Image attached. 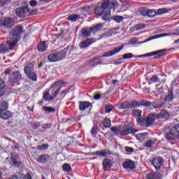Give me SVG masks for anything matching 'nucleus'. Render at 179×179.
I'll use <instances>...</instances> for the list:
<instances>
[{"label": "nucleus", "instance_id": "nucleus-42", "mask_svg": "<svg viewBox=\"0 0 179 179\" xmlns=\"http://www.w3.org/2000/svg\"><path fill=\"white\" fill-rule=\"evenodd\" d=\"M149 10V8H146V7H141L139 8V12L141 13V15H142L143 16H148V12Z\"/></svg>", "mask_w": 179, "mask_h": 179}, {"label": "nucleus", "instance_id": "nucleus-4", "mask_svg": "<svg viewBox=\"0 0 179 179\" xmlns=\"http://www.w3.org/2000/svg\"><path fill=\"white\" fill-rule=\"evenodd\" d=\"M34 64H36L34 62H29L24 68V72L29 79L33 82H37V73L34 72Z\"/></svg>", "mask_w": 179, "mask_h": 179}, {"label": "nucleus", "instance_id": "nucleus-59", "mask_svg": "<svg viewBox=\"0 0 179 179\" xmlns=\"http://www.w3.org/2000/svg\"><path fill=\"white\" fill-rule=\"evenodd\" d=\"M83 11L87 12V13L90 12V6H89L87 5L84 6V7L83 8L82 12H83Z\"/></svg>", "mask_w": 179, "mask_h": 179}, {"label": "nucleus", "instance_id": "nucleus-52", "mask_svg": "<svg viewBox=\"0 0 179 179\" xmlns=\"http://www.w3.org/2000/svg\"><path fill=\"white\" fill-rule=\"evenodd\" d=\"M136 30H142V29H145L146 27V24H137L136 26Z\"/></svg>", "mask_w": 179, "mask_h": 179}, {"label": "nucleus", "instance_id": "nucleus-26", "mask_svg": "<svg viewBox=\"0 0 179 179\" xmlns=\"http://www.w3.org/2000/svg\"><path fill=\"white\" fill-rule=\"evenodd\" d=\"M122 166L124 167V169L134 170V169H135V163L134 162V161L129 159L122 163Z\"/></svg>", "mask_w": 179, "mask_h": 179}, {"label": "nucleus", "instance_id": "nucleus-53", "mask_svg": "<svg viewBox=\"0 0 179 179\" xmlns=\"http://www.w3.org/2000/svg\"><path fill=\"white\" fill-rule=\"evenodd\" d=\"M97 129H98V126H97V124H94V126L91 130V134L92 135H94L96 134H97Z\"/></svg>", "mask_w": 179, "mask_h": 179}, {"label": "nucleus", "instance_id": "nucleus-34", "mask_svg": "<svg viewBox=\"0 0 179 179\" xmlns=\"http://www.w3.org/2000/svg\"><path fill=\"white\" fill-rule=\"evenodd\" d=\"M140 107H152V104L150 101L141 99L139 101Z\"/></svg>", "mask_w": 179, "mask_h": 179}, {"label": "nucleus", "instance_id": "nucleus-17", "mask_svg": "<svg viewBox=\"0 0 179 179\" xmlns=\"http://www.w3.org/2000/svg\"><path fill=\"white\" fill-rule=\"evenodd\" d=\"M10 159L12 162L13 166L15 167H17V166H20V164H22V161H20L19 155L17 152H11Z\"/></svg>", "mask_w": 179, "mask_h": 179}, {"label": "nucleus", "instance_id": "nucleus-58", "mask_svg": "<svg viewBox=\"0 0 179 179\" xmlns=\"http://www.w3.org/2000/svg\"><path fill=\"white\" fill-rule=\"evenodd\" d=\"M116 129H117V132H121V134H122V131H124V129H125V128H124L122 127V125L117 126Z\"/></svg>", "mask_w": 179, "mask_h": 179}, {"label": "nucleus", "instance_id": "nucleus-33", "mask_svg": "<svg viewBox=\"0 0 179 179\" xmlns=\"http://www.w3.org/2000/svg\"><path fill=\"white\" fill-rule=\"evenodd\" d=\"M133 114L135 117V118L137 119L138 123L139 124V120H143V118L141 117V115H142V110L139 109H135L133 110Z\"/></svg>", "mask_w": 179, "mask_h": 179}, {"label": "nucleus", "instance_id": "nucleus-21", "mask_svg": "<svg viewBox=\"0 0 179 179\" xmlns=\"http://www.w3.org/2000/svg\"><path fill=\"white\" fill-rule=\"evenodd\" d=\"M79 106L78 108L80 111H86V110L92 107V103L87 101H80L79 103Z\"/></svg>", "mask_w": 179, "mask_h": 179}, {"label": "nucleus", "instance_id": "nucleus-5", "mask_svg": "<svg viewBox=\"0 0 179 179\" xmlns=\"http://www.w3.org/2000/svg\"><path fill=\"white\" fill-rule=\"evenodd\" d=\"M23 33V27L17 25L13 30L10 31V41H13L15 45L20 40V34Z\"/></svg>", "mask_w": 179, "mask_h": 179}, {"label": "nucleus", "instance_id": "nucleus-57", "mask_svg": "<svg viewBox=\"0 0 179 179\" xmlns=\"http://www.w3.org/2000/svg\"><path fill=\"white\" fill-rule=\"evenodd\" d=\"M11 72H12V68H8L4 71L3 73L4 75L8 76V75H10Z\"/></svg>", "mask_w": 179, "mask_h": 179}, {"label": "nucleus", "instance_id": "nucleus-38", "mask_svg": "<svg viewBox=\"0 0 179 179\" xmlns=\"http://www.w3.org/2000/svg\"><path fill=\"white\" fill-rule=\"evenodd\" d=\"M90 45L91 44H90V42L89 41V39H87L80 43V48H87V47Z\"/></svg>", "mask_w": 179, "mask_h": 179}, {"label": "nucleus", "instance_id": "nucleus-37", "mask_svg": "<svg viewBox=\"0 0 179 179\" xmlns=\"http://www.w3.org/2000/svg\"><path fill=\"white\" fill-rule=\"evenodd\" d=\"M43 99L45 101H52L54 100V96L50 95L49 92H45L43 94Z\"/></svg>", "mask_w": 179, "mask_h": 179}, {"label": "nucleus", "instance_id": "nucleus-43", "mask_svg": "<svg viewBox=\"0 0 179 179\" xmlns=\"http://www.w3.org/2000/svg\"><path fill=\"white\" fill-rule=\"evenodd\" d=\"M112 20H115V22H117V23H121V22L124 20V17L121 15H114L112 17Z\"/></svg>", "mask_w": 179, "mask_h": 179}, {"label": "nucleus", "instance_id": "nucleus-9", "mask_svg": "<svg viewBox=\"0 0 179 179\" xmlns=\"http://www.w3.org/2000/svg\"><path fill=\"white\" fill-rule=\"evenodd\" d=\"M16 45L10 39L6 42V43L0 44V54H6L9 50H13V48Z\"/></svg>", "mask_w": 179, "mask_h": 179}, {"label": "nucleus", "instance_id": "nucleus-31", "mask_svg": "<svg viewBox=\"0 0 179 179\" xmlns=\"http://www.w3.org/2000/svg\"><path fill=\"white\" fill-rule=\"evenodd\" d=\"M38 51L39 52H45V50L48 48L47 44H45V41H41L38 44Z\"/></svg>", "mask_w": 179, "mask_h": 179}, {"label": "nucleus", "instance_id": "nucleus-20", "mask_svg": "<svg viewBox=\"0 0 179 179\" xmlns=\"http://www.w3.org/2000/svg\"><path fill=\"white\" fill-rule=\"evenodd\" d=\"M93 156H99V157H106L107 155H113V152L111 150L106 149V150H101L99 151H96L92 152Z\"/></svg>", "mask_w": 179, "mask_h": 179}, {"label": "nucleus", "instance_id": "nucleus-10", "mask_svg": "<svg viewBox=\"0 0 179 179\" xmlns=\"http://www.w3.org/2000/svg\"><path fill=\"white\" fill-rule=\"evenodd\" d=\"M122 50V48H115L113 50L106 52L102 56H96L93 59H91V62H94V61H97V59H100V58H104L106 57H111L114 55L115 54H117V52H120V50Z\"/></svg>", "mask_w": 179, "mask_h": 179}, {"label": "nucleus", "instance_id": "nucleus-60", "mask_svg": "<svg viewBox=\"0 0 179 179\" xmlns=\"http://www.w3.org/2000/svg\"><path fill=\"white\" fill-rule=\"evenodd\" d=\"M94 100H100V99H101V94H100V93H96V94L94 96Z\"/></svg>", "mask_w": 179, "mask_h": 179}, {"label": "nucleus", "instance_id": "nucleus-39", "mask_svg": "<svg viewBox=\"0 0 179 179\" xmlns=\"http://www.w3.org/2000/svg\"><path fill=\"white\" fill-rule=\"evenodd\" d=\"M163 106H164V102H163L162 101H155L152 104V107L154 108H162Z\"/></svg>", "mask_w": 179, "mask_h": 179}, {"label": "nucleus", "instance_id": "nucleus-8", "mask_svg": "<svg viewBox=\"0 0 179 179\" xmlns=\"http://www.w3.org/2000/svg\"><path fill=\"white\" fill-rule=\"evenodd\" d=\"M140 107L139 101L132 100L130 102L124 101L120 105V110H130V108L134 109Z\"/></svg>", "mask_w": 179, "mask_h": 179}, {"label": "nucleus", "instance_id": "nucleus-55", "mask_svg": "<svg viewBox=\"0 0 179 179\" xmlns=\"http://www.w3.org/2000/svg\"><path fill=\"white\" fill-rule=\"evenodd\" d=\"M68 93H69V90H64L61 92L59 96L61 97L64 98V97H65V96H66V94H68Z\"/></svg>", "mask_w": 179, "mask_h": 179}, {"label": "nucleus", "instance_id": "nucleus-3", "mask_svg": "<svg viewBox=\"0 0 179 179\" xmlns=\"http://www.w3.org/2000/svg\"><path fill=\"white\" fill-rule=\"evenodd\" d=\"M156 120H159L157 113H151L147 115L146 118H143V120L140 119L138 124L142 126L145 125L147 128H150V127L155 125Z\"/></svg>", "mask_w": 179, "mask_h": 179}, {"label": "nucleus", "instance_id": "nucleus-40", "mask_svg": "<svg viewBox=\"0 0 179 179\" xmlns=\"http://www.w3.org/2000/svg\"><path fill=\"white\" fill-rule=\"evenodd\" d=\"M102 124L105 128H110V127H111V120L110 118H105L102 122Z\"/></svg>", "mask_w": 179, "mask_h": 179}, {"label": "nucleus", "instance_id": "nucleus-22", "mask_svg": "<svg viewBox=\"0 0 179 179\" xmlns=\"http://www.w3.org/2000/svg\"><path fill=\"white\" fill-rule=\"evenodd\" d=\"M138 131V129L134 128L132 126H127L124 129L123 131H122L120 135H129L132 134H136Z\"/></svg>", "mask_w": 179, "mask_h": 179}, {"label": "nucleus", "instance_id": "nucleus-6", "mask_svg": "<svg viewBox=\"0 0 179 179\" xmlns=\"http://www.w3.org/2000/svg\"><path fill=\"white\" fill-rule=\"evenodd\" d=\"M66 57V51L64 50H61L59 52H55L48 55V59L49 62H58V61H62Z\"/></svg>", "mask_w": 179, "mask_h": 179}, {"label": "nucleus", "instance_id": "nucleus-49", "mask_svg": "<svg viewBox=\"0 0 179 179\" xmlns=\"http://www.w3.org/2000/svg\"><path fill=\"white\" fill-rule=\"evenodd\" d=\"M31 125L34 129H37V128L41 127V123L40 122H32Z\"/></svg>", "mask_w": 179, "mask_h": 179}, {"label": "nucleus", "instance_id": "nucleus-61", "mask_svg": "<svg viewBox=\"0 0 179 179\" xmlns=\"http://www.w3.org/2000/svg\"><path fill=\"white\" fill-rule=\"evenodd\" d=\"M126 152H129L130 153H132L134 152V148L132 147H125Z\"/></svg>", "mask_w": 179, "mask_h": 179}, {"label": "nucleus", "instance_id": "nucleus-32", "mask_svg": "<svg viewBox=\"0 0 179 179\" xmlns=\"http://www.w3.org/2000/svg\"><path fill=\"white\" fill-rule=\"evenodd\" d=\"M103 24H96L90 27V28L91 29L92 33H97V31H101V29H103Z\"/></svg>", "mask_w": 179, "mask_h": 179}, {"label": "nucleus", "instance_id": "nucleus-16", "mask_svg": "<svg viewBox=\"0 0 179 179\" xmlns=\"http://www.w3.org/2000/svg\"><path fill=\"white\" fill-rule=\"evenodd\" d=\"M171 35L172 36H177V34L176 33H173V34L164 33V34H161L152 36L151 37H149L148 38H147L144 41L141 42L140 44H143V43H148V41H152V40H156V38H160V37H167V36H171Z\"/></svg>", "mask_w": 179, "mask_h": 179}, {"label": "nucleus", "instance_id": "nucleus-11", "mask_svg": "<svg viewBox=\"0 0 179 179\" xmlns=\"http://www.w3.org/2000/svg\"><path fill=\"white\" fill-rule=\"evenodd\" d=\"M167 176V172L160 171L159 172H151L146 175V179H163L164 176Z\"/></svg>", "mask_w": 179, "mask_h": 179}, {"label": "nucleus", "instance_id": "nucleus-45", "mask_svg": "<svg viewBox=\"0 0 179 179\" xmlns=\"http://www.w3.org/2000/svg\"><path fill=\"white\" fill-rule=\"evenodd\" d=\"M43 110L45 111V113H55L56 111L55 108H52L50 106H43Z\"/></svg>", "mask_w": 179, "mask_h": 179}, {"label": "nucleus", "instance_id": "nucleus-23", "mask_svg": "<svg viewBox=\"0 0 179 179\" xmlns=\"http://www.w3.org/2000/svg\"><path fill=\"white\" fill-rule=\"evenodd\" d=\"M48 160H52L51 155L48 154L41 155L36 159V162H38V163H42V164H45V163L48 162Z\"/></svg>", "mask_w": 179, "mask_h": 179}, {"label": "nucleus", "instance_id": "nucleus-48", "mask_svg": "<svg viewBox=\"0 0 179 179\" xmlns=\"http://www.w3.org/2000/svg\"><path fill=\"white\" fill-rule=\"evenodd\" d=\"M150 80L152 83H156L157 82H160V78H159V76H156V75H153L151 78L150 79Z\"/></svg>", "mask_w": 179, "mask_h": 179}, {"label": "nucleus", "instance_id": "nucleus-15", "mask_svg": "<svg viewBox=\"0 0 179 179\" xmlns=\"http://www.w3.org/2000/svg\"><path fill=\"white\" fill-rule=\"evenodd\" d=\"M15 13L19 17H26L27 16H29L30 10L27 8H17L15 10Z\"/></svg>", "mask_w": 179, "mask_h": 179}, {"label": "nucleus", "instance_id": "nucleus-51", "mask_svg": "<svg viewBox=\"0 0 179 179\" xmlns=\"http://www.w3.org/2000/svg\"><path fill=\"white\" fill-rule=\"evenodd\" d=\"M134 57V54L132 53H126L122 56V59H129Z\"/></svg>", "mask_w": 179, "mask_h": 179}, {"label": "nucleus", "instance_id": "nucleus-54", "mask_svg": "<svg viewBox=\"0 0 179 179\" xmlns=\"http://www.w3.org/2000/svg\"><path fill=\"white\" fill-rule=\"evenodd\" d=\"M61 89H62V86L59 87L55 91V92L53 93V95H52L53 99H54V97H56L57 95L59 94V92H61Z\"/></svg>", "mask_w": 179, "mask_h": 179}, {"label": "nucleus", "instance_id": "nucleus-41", "mask_svg": "<svg viewBox=\"0 0 179 179\" xmlns=\"http://www.w3.org/2000/svg\"><path fill=\"white\" fill-rule=\"evenodd\" d=\"M62 170L63 171H66V173H69L70 171H72V167H71L69 164L66 163L62 165Z\"/></svg>", "mask_w": 179, "mask_h": 179}, {"label": "nucleus", "instance_id": "nucleus-2", "mask_svg": "<svg viewBox=\"0 0 179 179\" xmlns=\"http://www.w3.org/2000/svg\"><path fill=\"white\" fill-rule=\"evenodd\" d=\"M156 120H159L157 113H151L147 115L146 118H143V120L140 119L138 124L142 126L145 125L147 128H150V127L155 125Z\"/></svg>", "mask_w": 179, "mask_h": 179}, {"label": "nucleus", "instance_id": "nucleus-50", "mask_svg": "<svg viewBox=\"0 0 179 179\" xmlns=\"http://www.w3.org/2000/svg\"><path fill=\"white\" fill-rule=\"evenodd\" d=\"M135 136L139 142H143L146 139V136L145 135H136Z\"/></svg>", "mask_w": 179, "mask_h": 179}, {"label": "nucleus", "instance_id": "nucleus-7", "mask_svg": "<svg viewBox=\"0 0 179 179\" xmlns=\"http://www.w3.org/2000/svg\"><path fill=\"white\" fill-rule=\"evenodd\" d=\"M166 51H167V50L162 49V50L151 52L149 53H146L144 55L134 56V58H143V57H153V55H156L154 57V59H159V58H162V57H164V55H166Z\"/></svg>", "mask_w": 179, "mask_h": 179}, {"label": "nucleus", "instance_id": "nucleus-25", "mask_svg": "<svg viewBox=\"0 0 179 179\" xmlns=\"http://www.w3.org/2000/svg\"><path fill=\"white\" fill-rule=\"evenodd\" d=\"M0 118L2 120H9V118H12V112L10 110H0Z\"/></svg>", "mask_w": 179, "mask_h": 179}, {"label": "nucleus", "instance_id": "nucleus-44", "mask_svg": "<svg viewBox=\"0 0 179 179\" xmlns=\"http://www.w3.org/2000/svg\"><path fill=\"white\" fill-rule=\"evenodd\" d=\"M0 107H1L0 110H6L9 108V105H8L6 101H2L0 103Z\"/></svg>", "mask_w": 179, "mask_h": 179}, {"label": "nucleus", "instance_id": "nucleus-30", "mask_svg": "<svg viewBox=\"0 0 179 179\" xmlns=\"http://www.w3.org/2000/svg\"><path fill=\"white\" fill-rule=\"evenodd\" d=\"M157 117H158L159 119H163V118H169L170 117V113L164 109H162L160 111V113H157Z\"/></svg>", "mask_w": 179, "mask_h": 179}, {"label": "nucleus", "instance_id": "nucleus-18", "mask_svg": "<svg viewBox=\"0 0 179 179\" xmlns=\"http://www.w3.org/2000/svg\"><path fill=\"white\" fill-rule=\"evenodd\" d=\"M163 164H164L163 158L160 157H155L152 159V165L154 166L155 169H156V170H160Z\"/></svg>", "mask_w": 179, "mask_h": 179}, {"label": "nucleus", "instance_id": "nucleus-12", "mask_svg": "<svg viewBox=\"0 0 179 179\" xmlns=\"http://www.w3.org/2000/svg\"><path fill=\"white\" fill-rule=\"evenodd\" d=\"M164 131L166 135H179V124L172 127H165Z\"/></svg>", "mask_w": 179, "mask_h": 179}, {"label": "nucleus", "instance_id": "nucleus-1", "mask_svg": "<svg viewBox=\"0 0 179 179\" xmlns=\"http://www.w3.org/2000/svg\"><path fill=\"white\" fill-rule=\"evenodd\" d=\"M114 3L108 1V0H104L101 3V6H97L94 9L95 15L98 16H101L106 11V9H108L107 12L105 13L103 16H102L103 20H110V16H111V10L114 8Z\"/></svg>", "mask_w": 179, "mask_h": 179}, {"label": "nucleus", "instance_id": "nucleus-28", "mask_svg": "<svg viewBox=\"0 0 179 179\" xmlns=\"http://www.w3.org/2000/svg\"><path fill=\"white\" fill-rule=\"evenodd\" d=\"M81 34L85 38L90 37V34H92V29L90 27L83 28L81 29Z\"/></svg>", "mask_w": 179, "mask_h": 179}, {"label": "nucleus", "instance_id": "nucleus-46", "mask_svg": "<svg viewBox=\"0 0 179 179\" xmlns=\"http://www.w3.org/2000/svg\"><path fill=\"white\" fill-rule=\"evenodd\" d=\"M113 109H114V106H113V105L111 104L105 106V112L106 113H111V111H113Z\"/></svg>", "mask_w": 179, "mask_h": 179}, {"label": "nucleus", "instance_id": "nucleus-29", "mask_svg": "<svg viewBox=\"0 0 179 179\" xmlns=\"http://www.w3.org/2000/svg\"><path fill=\"white\" fill-rule=\"evenodd\" d=\"M173 100H174V94L173 92V88H171L168 91V94L165 96L164 101L170 103V101H173Z\"/></svg>", "mask_w": 179, "mask_h": 179}, {"label": "nucleus", "instance_id": "nucleus-19", "mask_svg": "<svg viewBox=\"0 0 179 179\" xmlns=\"http://www.w3.org/2000/svg\"><path fill=\"white\" fill-rule=\"evenodd\" d=\"M2 26L6 29H12L15 26V20L10 17H6L3 20Z\"/></svg>", "mask_w": 179, "mask_h": 179}, {"label": "nucleus", "instance_id": "nucleus-36", "mask_svg": "<svg viewBox=\"0 0 179 179\" xmlns=\"http://www.w3.org/2000/svg\"><path fill=\"white\" fill-rule=\"evenodd\" d=\"M78 19H80V15L73 14L67 17V20H70V22H76Z\"/></svg>", "mask_w": 179, "mask_h": 179}, {"label": "nucleus", "instance_id": "nucleus-63", "mask_svg": "<svg viewBox=\"0 0 179 179\" xmlns=\"http://www.w3.org/2000/svg\"><path fill=\"white\" fill-rule=\"evenodd\" d=\"M24 179H33V178H31V175L30 174V173H27L24 176Z\"/></svg>", "mask_w": 179, "mask_h": 179}, {"label": "nucleus", "instance_id": "nucleus-35", "mask_svg": "<svg viewBox=\"0 0 179 179\" xmlns=\"http://www.w3.org/2000/svg\"><path fill=\"white\" fill-rule=\"evenodd\" d=\"M5 81L0 78V97L3 94H5Z\"/></svg>", "mask_w": 179, "mask_h": 179}, {"label": "nucleus", "instance_id": "nucleus-24", "mask_svg": "<svg viewBox=\"0 0 179 179\" xmlns=\"http://www.w3.org/2000/svg\"><path fill=\"white\" fill-rule=\"evenodd\" d=\"M102 164L104 171H107L108 169H111L113 167V161L108 158H106L103 160Z\"/></svg>", "mask_w": 179, "mask_h": 179}, {"label": "nucleus", "instance_id": "nucleus-27", "mask_svg": "<svg viewBox=\"0 0 179 179\" xmlns=\"http://www.w3.org/2000/svg\"><path fill=\"white\" fill-rule=\"evenodd\" d=\"M156 142H157V139H149L143 143V146L147 148V149H153V145Z\"/></svg>", "mask_w": 179, "mask_h": 179}, {"label": "nucleus", "instance_id": "nucleus-64", "mask_svg": "<svg viewBox=\"0 0 179 179\" xmlns=\"http://www.w3.org/2000/svg\"><path fill=\"white\" fill-rule=\"evenodd\" d=\"M29 4L33 7V6H36V5H37V1L36 0H31L29 2Z\"/></svg>", "mask_w": 179, "mask_h": 179}, {"label": "nucleus", "instance_id": "nucleus-56", "mask_svg": "<svg viewBox=\"0 0 179 179\" xmlns=\"http://www.w3.org/2000/svg\"><path fill=\"white\" fill-rule=\"evenodd\" d=\"M48 144H43L42 145L38 147L39 150H45V149H48Z\"/></svg>", "mask_w": 179, "mask_h": 179}, {"label": "nucleus", "instance_id": "nucleus-13", "mask_svg": "<svg viewBox=\"0 0 179 179\" xmlns=\"http://www.w3.org/2000/svg\"><path fill=\"white\" fill-rule=\"evenodd\" d=\"M20 80H22V74L20 73V71L13 72L8 78V82H10V83H17Z\"/></svg>", "mask_w": 179, "mask_h": 179}, {"label": "nucleus", "instance_id": "nucleus-14", "mask_svg": "<svg viewBox=\"0 0 179 179\" xmlns=\"http://www.w3.org/2000/svg\"><path fill=\"white\" fill-rule=\"evenodd\" d=\"M169 12V10L167 8H159L157 10V12L155 10H148L147 16L148 17H155V15H163L164 13H167Z\"/></svg>", "mask_w": 179, "mask_h": 179}, {"label": "nucleus", "instance_id": "nucleus-62", "mask_svg": "<svg viewBox=\"0 0 179 179\" xmlns=\"http://www.w3.org/2000/svg\"><path fill=\"white\" fill-rule=\"evenodd\" d=\"M105 33L106 34L108 37H111V36H113V34H114L113 32V29H110Z\"/></svg>", "mask_w": 179, "mask_h": 179}, {"label": "nucleus", "instance_id": "nucleus-47", "mask_svg": "<svg viewBox=\"0 0 179 179\" xmlns=\"http://www.w3.org/2000/svg\"><path fill=\"white\" fill-rule=\"evenodd\" d=\"M177 135H166L164 136L165 139H166L167 141H175L176 139H177Z\"/></svg>", "mask_w": 179, "mask_h": 179}]
</instances>
